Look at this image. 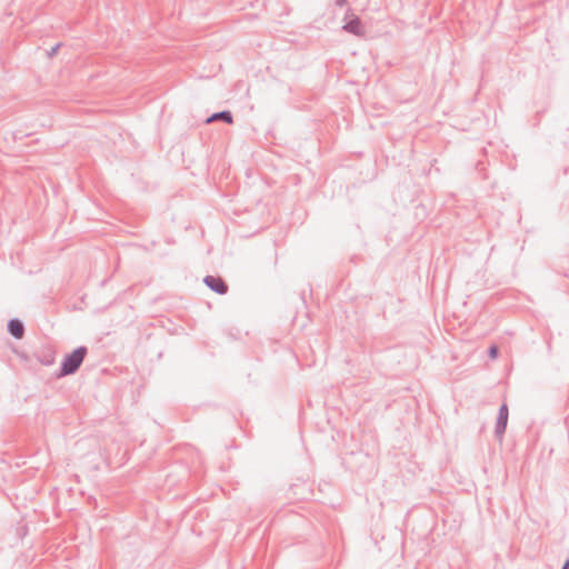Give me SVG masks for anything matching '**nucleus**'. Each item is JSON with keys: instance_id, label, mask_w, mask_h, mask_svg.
<instances>
[{"instance_id": "f257e3e1", "label": "nucleus", "mask_w": 569, "mask_h": 569, "mask_svg": "<svg viewBox=\"0 0 569 569\" xmlns=\"http://www.w3.org/2000/svg\"><path fill=\"white\" fill-rule=\"evenodd\" d=\"M88 355V348L86 346H79L73 349L70 353H67L56 373L57 378L74 375L81 367L84 358Z\"/></svg>"}, {"instance_id": "f03ea898", "label": "nucleus", "mask_w": 569, "mask_h": 569, "mask_svg": "<svg viewBox=\"0 0 569 569\" xmlns=\"http://www.w3.org/2000/svg\"><path fill=\"white\" fill-rule=\"evenodd\" d=\"M508 417H509L508 406L506 403H502L499 408L496 428H495V435L499 440L502 439V437L506 432Z\"/></svg>"}, {"instance_id": "7ed1b4c3", "label": "nucleus", "mask_w": 569, "mask_h": 569, "mask_svg": "<svg viewBox=\"0 0 569 569\" xmlns=\"http://www.w3.org/2000/svg\"><path fill=\"white\" fill-rule=\"evenodd\" d=\"M203 283L213 292L218 295H226L228 292L227 282L219 276H206Z\"/></svg>"}, {"instance_id": "20e7f679", "label": "nucleus", "mask_w": 569, "mask_h": 569, "mask_svg": "<svg viewBox=\"0 0 569 569\" xmlns=\"http://www.w3.org/2000/svg\"><path fill=\"white\" fill-rule=\"evenodd\" d=\"M8 332L16 339H21L24 335V323L19 318H12L7 325Z\"/></svg>"}, {"instance_id": "39448f33", "label": "nucleus", "mask_w": 569, "mask_h": 569, "mask_svg": "<svg viewBox=\"0 0 569 569\" xmlns=\"http://www.w3.org/2000/svg\"><path fill=\"white\" fill-rule=\"evenodd\" d=\"M342 28L355 36L363 34L361 20L356 16H353L352 19H350V21H348Z\"/></svg>"}, {"instance_id": "423d86ee", "label": "nucleus", "mask_w": 569, "mask_h": 569, "mask_svg": "<svg viewBox=\"0 0 569 569\" xmlns=\"http://www.w3.org/2000/svg\"><path fill=\"white\" fill-rule=\"evenodd\" d=\"M213 121H222L224 123L231 124L233 122V116L228 110L214 112L207 119L208 123Z\"/></svg>"}, {"instance_id": "0eeeda50", "label": "nucleus", "mask_w": 569, "mask_h": 569, "mask_svg": "<svg viewBox=\"0 0 569 569\" xmlns=\"http://www.w3.org/2000/svg\"><path fill=\"white\" fill-rule=\"evenodd\" d=\"M488 355L491 359H496L499 355V348L496 345H492L488 349Z\"/></svg>"}, {"instance_id": "6e6552de", "label": "nucleus", "mask_w": 569, "mask_h": 569, "mask_svg": "<svg viewBox=\"0 0 569 569\" xmlns=\"http://www.w3.org/2000/svg\"><path fill=\"white\" fill-rule=\"evenodd\" d=\"M62 43L59 42V43H56L49 51H48V57L49 58H52L53 56H56L59 51V49L61 48Z\"/></svg>"}, {"instance_id": "1a4fd4ad", "label": "nucleus", "mask_w": 569, "mask_h": 569, "mask_svg": "<svg viewBox=\"0 0 569 569\" xmlns=\"http://www.w3.org/2000/svg\"><path fill=\"white\" fill-rule=\"evenodd\" d=\"M41 362H42L44 366H50V365H52V363H53V357H52V356H49V357H47L46 359H43Z\"/></svg>"}, {"instance_id": "9d476101", "label": "nucleus", "mask_w": 569, "mask_h": 569, "mask_svg": "<svg viewBox=\"0 0 569 569\" xmlns=\"http://www.w3.org/2000/svg\"><path fill=\"white\" fill-rule=\"evenodd\" d=\"M335 3L337 7H345L347 4V0H336Z\"/></svg>"}, {"instance_id": "9b49d317", "label": "nucleus", "mask_w": 569, "mask_h": 569, "mask_svg": "<svg viewBox=\"0 0 569 569\" xmlns=\"http://www.w3.org/2000/svg\"><path fill=\"white\" fill-rule=\"evenodd\" d=\"M154 246H156V242H154V241H152V242L150 243V246H144V251L152 252V247H154Z\"/></svg>"}, {"instance_id": "f8f14e48", "label": "nucleus", "mask_w": 569, "mask_h": 569, "mask_svg": "<svg viewBox=\"0 0 569 569\" xmlns=\"http://www.w3.org/2000/svg\"><path fill=\"white\" fill-rule=\"evenodd\" d=\"M156 254H157V257L162 258V257H166L168 254V252H167V250L163 249V250H160L159 252H157Z\"/></svg>"}, {"instance_id": "ddd939ff", "label": "nucleus", "mask_w": 569, "mask_h": 569, "mask_svg": "<svg viewBox=\"0 0 569 569\" xmlns=\"http://www.w3.org/2000/svg\"><path fill=\"white\" fill-rule=\"evenodd\" d=\"M561 569H569V559L565 561Z\"/></svg>"}]
</instances>
